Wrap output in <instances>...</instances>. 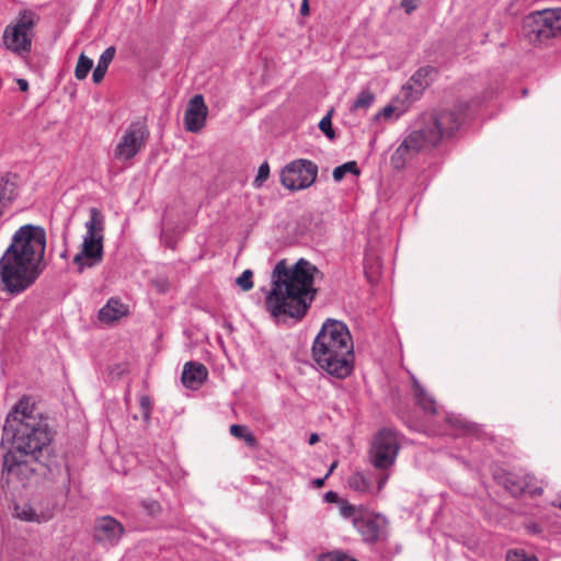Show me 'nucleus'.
<instances>
[{
  "label": "nucleus",
  "instance_id": "obj_1",
  "mask_svg": "<svg viewBox=\"0 0 561 561\" xmlns=\"http://www.w3.org/2000/svg\"><path fill=\"white\" fill-rule=\"evenodd\" d=\"M319 270L305 259L288 266L285 260L275 265L272 288L265 298V309L277 322L301 320L316 298L314 277Z\"/></svg>",
  "mask_w": 561,
  "mask_h": 561
},
{
  "label": "nucleus",
  "instance_id": "obj_2",
  "mask_svg": "<svg viewBox=\"0 0 561 561\" xmlns=\"http://www.w3.org/2000/svg\"><path fill=\"white\" fill-rule=\"evenodd\" d=\"M45 249L46 232L42 227H20L0 259L2 290L20 295L30 288L45 270Z\"/></svg>",
  "mask_w": 561,
  "mask_h": 561
},
{
  "label": "nucleus",
  "instance_id": "obj_3",
  "mask_svg": "<svg viewBox=\"0 0 561 561\" xmlns=\"http://www.w3.org/2000/svg\"><path fill=\"white\" fill-rule=\"evenodd\" d=\"M4 439L11 440L10 450L28 456L34 461H38L44 449L48 448L51 442L49 425L32 398H21L8 414L1 445Z\"/></svg>",
  "mask_w": 561,
  "mask_h": 561
},
{
  "label": "nucleus",
  "instance_id": "obj_4",
  "mask_svg": "<svg viewBox=\"0 0 561 561\" xmlns=\"http://www.w3.org/2000/svg\"><path fill=\"white\" fill-rule=\"evenodd\" d=\"M462 119L458 111L423 115L392 153L390 159L392 167L397 170L403 169L419 153L432 149L442 139L457 131Z\"/></svg>",
  "mask_w": 561,
  "mask_h": 561
},
{
  "label": "nucleus",
  "instance_id": "obj_5",
  "mask_svg": "<svg viewBox=\"0 0 561 561\" xmlns=\"http://www.w3.org/2000/svg\"><path fill=\"white\" fill-rule=\"evenodd\" d=\"M312 358L318 367L337 379L351 375L354 368V344L347 325L327 319L312 343Z\"/></svg>",
  "mask_w": 561,
  "mask_h": 561
},
{
  "label": "nucleus",
  "instance_id": "obj_6",
  "mask_svg": "<svg viewBox=\"0 0 561 561\" xmlns=\"http://www.w3.org/2000/svg\"><path fill=\"white\" fill-rule=\"evenodd\" d=\"M85 234L83 236L80 251L73 256L72 263L79 274L87 268L98 266L103 261V230L104 217L102 213L92 207L90 219L85 222Z\"/></svg>",
  "mask_w": 561,
  "mask_h": 561
},
{
  "label": "nucleus",
  "instance_id": "obj_7",
  "mask_svg": "<svg viewBox=\"0 0 561 561\" xmlns=\"http://www.w3.org/2000/svg\"><path fill=\"white\" fill-rule=\"evenodd\" d=\"M523 33L534 45L561 36V8L535 11L525 16Z\"/></svg>",
  "mask_w": 561,
  "mask_h": 561
},
{
  "label": "nucleus",
  "instance_id": "obj_8",
  "mask_svg": "<svg viewBox=\"0 0 561 561\" xmlns=\"http://www.w3.org/2000/svg\"><path fill=\"white\" fill-rule=\"evenodd\" d=\"M38 20L39 16L34 11L21 10L15 21L3 31L4 47L19 56L28 54L32 49L33 31Z\"/></svg>",
  "mask_w": 561,
  "mask_h": 561
},
{
  "label": "nucleus",
  "instance_id": "obj_9",
  "mask_svg": "<svg viewBox=\"0 0 561 561\" xmlns=\"http://www.w3.org/2000/svg\"><path fill=\"white\" fill-rule=\"evenodd\" d=\"M149 137L146 118L131 122L114 149L115 158L121 161L131 160L146 147Z\"/></svg>",
  "mask_w": 561,
  "mask_h": 561
},
{
  "label": "nucleus",
  "instance_id": "obj_10",
  "mask_svg": "<svg viewBox=\"0 0 561 561\" xmlns=\"http://www.w3.org/2000/svg\"><path fill=\"white\" fill-rule=\"evenodd\" d=\"M399 449L397 432L388 427L381 428L373 439L369 450L370 461L375 468L386 470L394 463Z\"/></svg>",
  "mask_w": 561,
  "mask_h": 561
},
{
  "label": "nucleus",
  "instance_id": "obj_11",
  "mask_svg": "<svg viewBox=\"0 0 561 561\" xmlns=\"http://www.w3.org/2000/svg\"><path fill=\"white\" fill-rule=\"evenodd\" d=\"M318 175V165L307 159H298L287 164L280 172L282 184L290 190L298 191L311 186Z\"/></svg>",
  "mask_w": 561,
  "mask_h": 561
},
{
  "label": "nucleus",
  "instance_id": "obj_12",
  "mask_svg": "<svg viewBox=\"0 0 561 561\" xmlns=\"http://www.w3.org/2000/svg\"><path fill=\"white\" fill-rule=\"evenodd\" d=\"M35 462L28 456L9 450L3 455L2 477L8 483L16 481L25 485L36 471L33 466Z\"/></svg>",
  "mask_w": 561,
  "mask_h": 561
},
{
  "label": "nucleus",
  "instance_id": "obj_13",
  "mask_svg": "<svg viewBox=\"0 0 561 561\" xmlns=\"http://www.w3.org/2000/svg\"><path fill=\"white\" fill-rule=\"evenodd\" d=\"M124 534V526L112 516H102L93 525V538L103 547L110 548L118 543Z\"/></svg>",
  "mask_w": 561,
  "mask_h": 561
},
{
  "label": "nucleus",
  "instance_id": "obj_14",
  "mask_svg": "<svg viewBox=\"0 0 561 561\" xmlns=\"http://www.w3.org/2000/svg\"><path fill=\"white\" fill-rule=\"evenodd\" d=\"M208 107L202 94L194 95L187 103L184 114V126L187 131L198 133L206 124Z\"/></svg>",
  "mask_w": 561,
  "mask_h": 561
},
{
  "label": "nucleus",
  "instance_id": "obj_15",
  "mask_svg": "<svg viewBox=\"0 0 561 561\" xmlns=\"http://www.w3.org/2000/svg\"><path fill=\"white\" fill-rule=\"evenodd\" d=\"M535 477L530 474H514L508 473L505 477L504 485L505 489L513 495L519 496L523 493H529L531 495H540L542 493V489L540 486L535 485Z\"/></svg>",
  "mask_w": 561,
  "mask_h": 561
},
{
  "label": "nucleus",
  "instance_id": "obj_16",
  "mask_svg": "<svg viewBox=\"0 0 561 561\" xmlns=\"http://www.w3.org/2000/svg\"><path fill=\"white\" fill-rule=\"evenodd\" d=\"M381 522L385 523V518L380 515L370 516L360 514V516L354 517L353 525L365 541L375 542L380 535Z\"/></svg>",
  "mask_w": 561,
  "mask_h": 561
},
{
  "label": "nucleus",
  "instance_id": "obj_17",
  "mask_svg": "<svg viewBox=\"0 0 561 561\" xmlns=\"http://www.w3.org/2000/svg\"><path fill=\"white\" fill-rule=\"evenodd\" d=\"M208 370L206 366L198 362H187L182 371V382L184 387L196 390L207 379Z\"/></svg>",
  "mask_w": 561,
  "mask_h": 561
},
{
  "label": "nucleus",
  "instance_id": "obj_18",
  "mask_svg": "<svg viewBox=\"0 0 561 561\" xmlns=\"http://www.w3.org/2000/svg\"><path fill=\"white\" fill-rule=\"evenodd\" d=\"M127 312V306H125L118 298L112 297L107 300L106 305L100 309L99 319L101 322L112 323L126 316Z\"/></svg>",
  "mask_w": 561,
  "mask_h": 561
},
{
  "label": "nucleus",
  "instance_id": "obj_19",
  "mask_svg": "<svg viewBox=\"0 0 561 561\" xmlns=\"http://www.w3.org/2000/svg\"><path fill=\"white\" fill-rule=\"evenodd\" d=\"M413 396L416 404L427 414L437 413L435 399L430 396L415 377H412Z\"/></svg>",
  "mask_w": 561,
  "mask_h": 561
},
{
  "label": "nucleus",
  "instance_id": "obj_20",
  "mask_svg": "<svg viewBox=\"0 0 561 561\" xmlns=\"http://www.w3.org/2000/svg\"><path fill=\"white\" fill-rule=\"evenodd\" d=\"M114 56H115V47H113V46L107 47L102 53V55L100 56L99 62L92 73V79H93L94 83H99L103 80V78L107 71L108 65L113 60Z\"/></svg>",
  "mask_w": 561,
  "mask_h": 561
},
{
  "label": "nucleus",
  "instance_id": "obj_21",
  "mask_svg": "<svg viewBox=\"0 0 561 561\" xmlns=\"http://www.w3.org/2000/svg\"><path fill=\"white\" fill-rule=\"evenodd\" d=\"M436 73L435 68L433 67H423L420 68L412 77L410 82H413L417 85V93H420L426 85L430 84L433 75Z\"/></svg>",
  "mask_w": 561,
  "mask_h": 561
},
{
  "label": "nucleus",
  "instance_id": "obj_22",
  "mask_svg": "<svg viewBox=\"0 0 561 561\" xmlns=\"http://www.w3.org/2000/svg\"><path fill=\"white\" fill-rule=\"evenodd\" d=\"M14 193V184L0 179V217L2 216L4 208L11 203Z\"/></svg>",
  "mask_w": 561,
  "mask_h": 561
},
{
  "label": "nucleus",
  "instance_id": "obj_23",
  "mask_svg": "<svg viewBox=\"0 0 561 561\" xmlns=\"http://www.w3.org/2000/svg\"><path fill=\"white\" fill-rule=\"evenodd\" d=\"M229 431L233 437L243 439L248 446L253 447L256 445L255 436L252 434V432L249 431L247 426L232 424Z\"/></svg>",
  "mask_w": 561,
  "mask_h": 561
},
{
  "label": "nucleus",
  "instance_id": "obj_24",
  "mask_svg": "<svg viewBox=\"0 0 561 561\" xmlns=\"http://www.w3.org/2000/svg\"><path fill=\"white\" fill-rule=\"evenodd\" d=\"M346 173H352V174H355V175H358L359 174V169L357 167V163L355 161H348V162H345L339 167H336L334 170H333V179L335 182H340L344 179V176L346 175Z\"/></svg>",
  "mask_w": 561,
  "mask_h": 561
},
{
  "label": "nucleus",
  "instance_id": "obj_25",
  "mask_svg": "<svg viewBox=\"0 0 561 561\" xmlns=\"http://www.w3.org/2000/svg\"><path fill=\"white\" fill-rule=\"evenodd\" d=\"M93 67V60L87 57L84 54H81L79 56L76 69H75V77L78 80H83L87 78L88 73Z\"/></svg>",
  "mask_w": 561,
  "mask_h": 561
},
{
  "label": "nucleus",
  "instance_id": "obj_26",
  "mask_svg": "<svg viewBox=\"0 0 561 561\" xmlns=\"http://www.w3.org/2000/svg\"><path fill=\"white\" fill-rule=\"evenodd\" d=\"M375 101V94L368 90H362L352 105V110H367Z\"/></svg>",
  "mask_w": 561,
  "mask_h": 561
},
{
  "label": "nucleus",
  "instance_id": "obj_27",
  "mask_svg": "<svg viewBox=\"0 0 561 561\" xmlns=\"http://www.w3.org/2000/svg\"><path fill=\"white\" fill-rule=\"evenodd\" d=\"M15 516L21 519V520H24V522H36V523H39L41 519L38 517V515L36 514L35 510L31 506V505H16L15 508Z\"/></svg>",
  "mask_w": 561,
  "mask_h": 561
},
{
  "label": "nucleus",
  "instance_id": "obj_28",
  "mask_svg": "<svg viewBox=\"0 0 561 561\" xmlns=\"http://www.w3.org/2000/svg\"><path fill=\"white\" fill-rule=\"evenodd\" d=\"M348 485L351 489L357 492H368L370 488V481L364 474L357 472L351 476Z\"/></svg>",
  "mask_w": 561,
  "mask_h": 561
},
{
  "label": "nucleus",
  "instance_id": "obj_29",
  "mask_svg": "<svg viewBox=\"0 0 561 561\" xmlns=\"http://www.w3.org/2000/svg\"><path fill=\"white\" fill-rule=\"evenodd\" d=\"M317 561H357L352 556L344 553L342 551H332L328 553H322L318 557Z\"/></svg>",
  "mask_w": 561,
  "mask_h": 561
},
{
  "label": "nucleus",
  "instance_id": "obj_30",
  "mask_svg": "<svg viewBox=\"0 0 561 561\" xmlns=\"http://www.w3.org/2000/svg\"><path fill=\"white\" fill-rule=\"evenodd\" d=\"M253 272L251 270H245L242 272V274L236 279V284L243 290L248 291L252 289L253 282H252Z\"/></svg>",
  "mask_w": 561,
  "mask_h": 561
},
{
  "label": "nucleus",
  "instance_id": "obj_31",
  "mask_svg": "<svg viewBox=\"0 0 561 561\" xmlns=\"http://www.w3.org/2000/svg\"><path fill=\"white\" fill-rule=\"evenodd\" d=\"M319 128L329 139L335 138V133L334 129L332 128L331 112H329L327 115L322 117V119L319 123Z\"/></svg>",
  "mask_w": 561,
  "mask_h": 561
},
{
  "label": "nucleus",
  "instance_id": "obj_32",
  "mask_svg": "<svg viewBox=\"0 0 561 561\" xmlns=\"http://www.w3.org/2000/svg\"><path fill=\"white\" fill-rule=\"evenodd\" d=\"M270 175V165L268 163L265 161L263 162L260 167H259V170H257V175L253 182V184L256 186V187H260L262 186V184L267 180Z\"/></svg>",
  "mask_w": 561,
  "mask_h": 561
},
{
  "label": "nucleus",
  "instance_id": "obj_33",
  "mask_svg": "<svg viewBox=\"0 0 561 561\" xmlns=\"http://www.w3.org/2000/svg\"><path fill=\"white\" fill-rule=\"evenodd\" d=\"M506 561H537V559L533 556H527L523 551H508Z\"/></svg>",
  "mask_w": 561,
  "mask_h": 561
},
{
  "label": "nucleus",
  "instance_id": "obj_34",
  "mask_svg": "<svg viewBox=\"0 0 561 561\" xmlns=\"http://www.w3.org/2000/svg\"><path fill=\"white\" fill-rule=\"evenodd\" d=\"M340 512L343 517L351 518L355 516H360L358 513V508L355 505L348 504V503H342L340 506Z\"/></svg>",
  "mask_w": 561,
  "mask_h": 561
},
{
  "label": "nucleus",
  "instance_id": "obj_35",
  "mask_svg": "<svg viewBox=\"0 0 561 561\" xmlns=\"http://www.w3.org/2000/svg\"><path fill=\"white\" fill-rule=\"evenodd\" d=\"M140 409L144 419L148 420L150 416V399L148 396H141L140 398Z\"/></svg>",
  "mask_w": 561,
  "mask_h": 561
},
{
  "label": "nucleus",
  "instance_id": "obj_36",
  "mask_svg": "<svg viewBox=\"0 0 561 561\" xmlns=\"http://www.w3.org/2000/svg\"><path fill=\"white\" fill-rule=\"evenodd\" d=\"M394 111H396V108L392 105H387L377 114V118L378 117L390 118V117H392Z\"/></svg>",
  "mask_w": 561,
  "mask_h": 561
},
{
  "label": "nucleus",
  "instance_id": "obj_37",
  "mask_svg": "<svg viewBox=\"0 0 561 561\" xmlns=\"http://www.w3.org/2000/svg\"><path fill=\"white\" fill-rule=\"evenodd\" d=\"M401 7L404 9V11L410 14L416 9V4L414 3V0H402Z\"/></svg>",
  "mask_w": 561,
  "mask_h": 561
},
{
  "label": "nucleus",
  "instance_id": "obj_38",
  "mask_svg": "<svg viewBox=\"0 0 561 561\" xmlns=\"http://www.w3.org/2000/svg\"><path fill=\"white\" fill-rule=\"evenodd\" d=\"M339 500V496L335 492L333 491H328L325 494H324V501L328 502V503H336Z\"/></svg>",
  "mask_w": 561,
  "mask_h": 561
},
{
  "label": "nucleus",
  "instance_id": "obj_39",
  "mask_svg": "<svg viewBox=\"0 0 561 561\" xmlns=\"http://www.w3.org/2000/svg\"><path fill=\"white\" fill-rule=\"evenodd\" d=\"M447 421L455 427L465 428V423L459 417H447Z\"/></svg>",
  "mask_w": 561,
  "mask_h": 561
},
{
  "label": "nucleus",
  "instance_id": "obj_40",
  "mask_svg": "<svg viewBox=\"0 0 561 561\" xmlns=\"http://www.w3.org/2000/svg\"><path fill=\"white\" fill-rule=\"evenodd\" d=\"M309 10H310V9H309V2H308V0H302V1H301V5H300V14H301L302 16H306V15H308V14H309Z\"/></svg>",
  "mask_w": 561,
  "mask_h": 561
},
{
  "label": "nucleus",
  "instance_id": "obj_41",
  "mask_svg": "<svg viewBox=\"0 0 561 561\" xmlns=\"http://www.w3.org/2000/svg\"><path fill=\"white\" fill-rule=\"evenodd\" d=\"M387 480H388V474L387 473H383L379 477L378 479V491L381 490L385 484L387 483Z\"/></svg>",
  "mask_w": 561,
  "mask_h": 561
},
{
  "label": "nucleus",
  "instance_id": "obj_42",
  "mask_svg": "<svg viewBox=\"0 0 561 561\" xmlns=\"http://www.w3.org/2000/svg\"><path fill=\"white\" fill-rule=\"evenodd\" d=\"M18 84L21 91H26L28 89V83L24 79H19Z\"/></svg>",
  "mask_w": 561,
  "mask_h": 561
},
{
  "label": "nucleus",
  "instance_id": "obj_43",
  "mask_svg": "<svg viewBox=\"0 0 561 561\" xmlns=\"http://www.w3.org/2000/svg\"><path fill=\"white\" fill-rule=\"evenodd\" d=\"M319 440V436L318 434H311L310 437H309V444L310 445H313L314 443H317Z\"/></svg>",
  "mask_w": 561,
  "mask_h": 561
},
{
  "label": "nucleus",
  "instance_id": "obj_44",
  "mask_svg": "<svg viewBox=\"0 0 561 561\" xmlns=\"http://www.w3.org/2000/svg\"><path fill=\"white\" fill-rule=\"evenodd\" d=\"M325 478H327V477H324V478H319V479L314 480V482H313V483L316 484V486L320 488V486H322V485H323Z\"/></svg>",
  "mask_w": 561,
  "mask_h": 561
},
{
  "label": "nucleus",
  "instance_id": "obj_45",
  "mask_svg": "<svg viewBox=\"0 0 561 561\" xmlns=\"http://www.w3.org/2000/svg\"><path fill=\"white\" fill-rule=\"evenodd\" d=\"M553 505L561 510V496L553 503Z\"/></svg>",
  "mask_w": 561,
  "mask_h": 561
},
{
  "label": "nucleus",
  "instance_id": "obj_46",
  "mask_svg": "<svg viewBox=\"0 0 561 561\" xmlns=\"http://www.w3.org/2000/svg\"><path fill=\"white\" fill-rule=\"evenodd\" d=\"M335 467H336V462L332 463V466H331V468H330L329 472L325 474V477H328V476L333 471V469H334Z\"/></svg>",
  "mask_w": 561,
  "mask_h": 561
},
{
  "label": "nucleus",
  "instance_id": "obj_47",
  "mask_svg": "<svg viewBox=\"0 0 561 561\" xmlns=\"http://www.w3.org/2000/svg\"><path fill=\"white\" fill-rule=\"evenodd\" d=\"M158 506H159V505H158V503L153 502V503L151 504V511L153 512V510H154V508H157Z\"/></svg>",
  "mask_w": 561,
  "mask_h": 561
},
{
  "label": "nucleus",
  "instance_id": "obj_48",
  "mask_svg": "<svg viewBox=\"0 0 561 561\" xmlns=\"http://www.w3.org/2000/svg\"><path fill=\"white\" fill-rule=\"evenodd\" d=\"M407 89H412V87H411V85H409V87H403V90H407Z\"/></svg>",
  "mask_w": 561,
  "mask_h": 561
}]
</instances>
